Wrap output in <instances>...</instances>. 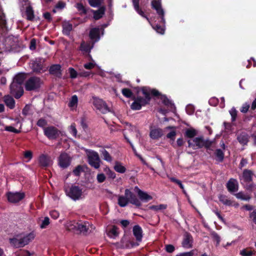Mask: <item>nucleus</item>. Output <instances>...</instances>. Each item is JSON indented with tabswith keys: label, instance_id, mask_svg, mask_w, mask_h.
<instances>
[{
	"label": "nucleus",
	"instance_id": "nucleus-1",
	"mask_svg": "<svg viewBox=\"0 0 256 256\" xmlns=\"http://www.w3.org/2000/svg\"><path fill=\"white\" fill-rule=\"evenodd\" d=\"M142 94L144 98L141 96H138L134 99V102L130 106L131 108L133 110H139L142 106H144L148 103L150 100V95L158 96L160 94L159 92L154 89H150L148 88L144 87L142 88Z\"/></svg>",
	"mask_w": 256,
	"mask_h": 256
},
{
	"label": "nucleus",
	"instance_id": "nucleus-2",
	"mask_svg": "<svg viewBox=\"0 0 256 256\" xmlns=\"http://www.w3.org/2000/svg\"><path fill=\"white\" fill-rule=\"evenodd\" d=\"M36 234L32 232L27 234H20L10 240V243L13 246L19 248L27 245L35 238Z\"/></svg>",
	"mask_w": 256,
	"mask_h": 256
},
{
	"label": "nucleus",
	"instance_id": "nucleus-3",
	"mask_svg": "<svg viewBox=\"0 0 256 256\" xmlns=\"http://www.w3.org/2000/svg\"><path fill=\"white\" fill-rule=\"evenodd\" d=\"M128 202L140 206L142 204L140 200L136 198L128 189H126L124 191V196H120L118 198V204L121 207L126 206Z\"/></svg>",
	"mask_w": 256,
	"mask_h": 256
},
{
	"label": "nucleus",
	"instance_id": "nucleus-4",
	"mask_svg": "<svg viewBox=\"0 0 256 256\" xmlns=\"http://www.w3.org/2000/svg\"><path fill=\"white\" fill-rule=\"evenodd\" d=\"M188 146L195 150L202 148L204 146L208 148L212 145V142L208 140H204L202 137H198L193 140L188 141Z\"/></svg>",
	"mask_w": 256,
	"mask_h": 256
},
{
	"label": "nucleus",
	"instance_id": "nucleus-5",
	"mask_svg": "<svg viewBox=\"0 0 256 256\" xmlns=\"http://www.w3.org/2000/svg\"><path fill=\"white\" fill-rule=\"evenodd\" d=\"M66 195L74 200H78L83 198L82 189L76 186L64 188Z\"/></svg>",
	"mask_w": 256,
	"mask_h": 256
},
{
	"label": "nucleus",
	"instance_id": "nucleus-6",
	"mask_svg": "<svg viewBox=\"0 0 256 256\" xmlns=\"http://www.w3.org/2000/svg\"><path fill=\"white\" fill-rule=\"evenodd\" d=\"M88 164L96 169L100 167V159L98 153L92 150H86Z\"/></svg>",
	"mask_w": 256,
	"mask_h": 256
},
{
	"label": "nucleus",
	"instance_id": "nucleus-7",
	"mask_svg": "<svg viewBox=\"0 0 256 256\" xmlns=\"http://www.w3.org/2000/svg\"><path fill=\"white\" fill-rule=\"evenodd\" d=\"M92 104L102 114H106L110 111L108 105L102 99L94 97Z\"/></svg>",
	"mask_w": 256,
	"mask_h": 256
},
{
	"label": "nucleus",
	"instance_id": "nucleus-8",
	"mask_svg": "<svg viewBox=\"0 0 256 256\" xmlns=\"http://www.w3.org/2000/svg\"><path fill=\"white\" fill-rule=\"evenodd\" d=\"M44 132L49 140H56L60 134V130L54 126L44 128Z\"/></svg>",
	"mask_w": 256,
	"mask_h": 256
},
{
	"label": "nucleus",
	"instance_id": "nucleus-9",
	"mask_svg": "<svg viewBox=\"0 0 256 256\" xmlns=\"http://www.w3.org/2000/svg\"><path fill=\"white\" fill-rule=\"evenodd\" d=\"M40 80L37 77L30 78L25 83V88L26 90H36L39 88L41 84Z\"/></svg>",
	"mask_w": 256,
	"mask_h": 256
},
{
	"label": "nucleus",
	"instance_id": "nucleus-10",
	"mask_svg": "<svg viewBox=\"0 0 256 256\" xmlns=\"http://www.w3.org/2000/svg\"><path fill=\"white\" fill-rule=\"evenodd\" d=\"M132 232L137 241L136 242H130L132 246L134 247L138 246L139 242L142 241V228L139 226L136 225L134 226Z\"/></svg>",
	"mask_w": 256,
	"mask_h": 256
},
{
	"label": "nucleus",
	"instance_id": "nucleus-11",
	"mask_svg": "<svg viewBox=\"0 0 256 256\" xmlns=\"http://www.w3.org/2000/svg\"><path fill=\"white\" fill-rule=\"evenodd\" d=\"M10 94H12L15 98H20L24 93V90L22 86L12 82L10 86Z\"/></svg>",
	"mask_w": 256,
	"mask_h": 256
},
{
	"label": "nucleus",
	"instance_id": "nucleus-12",
	"mask_svg": "<svg viewBox=\"0 0 256 256\" xmlns=\"http://www.w3.org/2000/svg\"><path fill=\"white\" fill-rule=\"evenodd\" d=\"M18 39L14 36H9L6 39V46L9 51L16 50L18 46Z\"/></svg>",
	"mask_w": 256,
	"mask_h": 256
},
{
	"label": "nucleus",
	"instance_id": "nucleus-13",
	"mask_svg": "<svg viewBox=\"0 0 256 256\" xmlns=\"http://www.w3.org/2000/svg\"><path fill=\"white\" fill-rule=\"evenodd\" d=\"M24 192H9L7 194L8 202L12 203H16L22 200L24 197Z\"/></svg>",
	"mask_w": 256,
	"mask_h": 256
},
{
	"label": "nucleus",
	"instance_id": "nucleus-14",
	"mask_svg": "<svg viewBox=\"0 0 256 256\" xmlns=\"http://www.w3.org/2000/svg\"><path fill=\"white\" fill-rule=\"evenodd\" d=\"M70 158L66 153L62 154L58 158V164L62 168H66L70 164Z\"/></svg>",
	"mask_w": 256,
	"mask_h": 256
},
{
	"label": "nucleus",
	"instance_id": "nucleus-15",
	"mask_svg": "<svg viewBox=\"0 0 256 256\" xmlns=\"http://www.w3.org/2000/svg\"><path fill=\"white\" fill-rule=\"evenodd\" d=\"M152 5L153 8L156 10L157 14L161 17L162 21V22H165L164 18V11L162 8L161 3L159 0H153L152 2Z\"/></svg>",
	"mask_w": 256,
	"mask_h": 256
},
{
	"label": "nucleus",
	"instance_id": "nucleus-16",
	"mask_svg": "<svg viewBox=\"0 0 256 256\" xmlns=\"http://www.w3.org/2000/svg\"><path fill=\"white\" fill-rule=\"evenodd\" d=\"M90 228H92V226H91L88 222L82 221L78 222L76 230L85 234L88 231H90L91 230H90Z\"/></svg>",
	"mask_w": 256,
	"mask_h": 256
},
{
	"label": "nucleus",
	"instance_id": "nucleus-17",
	"mask_svg": "<svg viewBox=\"0 0 256 256\" xmlns=\"http://www.w3.org/2000/svg\"><path fill=\"white\" fill-rule=\"evenodd\" d=\"M163 135V131L161 128H155L151 129L150 132V136L154 140H158Z\"/></svg>",
	"mask_w": 256,
	"mask_h": 256
},
{
	"label": "nucleus",
	"instance_id": "nucleus-18",
	"mask_svg": "<svg viewBox=\"0 0 256 256\" xmlns=\"http://www.w3.org/2000/svg\"><path fill=\"white\" fill-rule=\"evenodd\" d=\"M227 188L230 192H234L238 190V183L236 180L230 178L227 183Z\"/></svg>",
	"mask_w": 256,
	"mask_h": 256
},
{
	"label": "nucleus",
	"instance_id": "nucleus-19",
	"mask_svg": "<svg viewBox=\"0 0 256 256\" xmlns=\"http://www.w3.org/2000/svg\"><path fill=\"white\" fill-rule=\"evenodd\" d=\"M78 104V98L76 95H73L69 100L68 106L70 110H76Z\"/></svg>",
	"mask_w": 256,
	"mask_h": 256
},
{
	"label": "nucleus",
	"instance_id": "nucleus-20",
	"mask_svg": "<svg viewBox=\"0 0 256 256\" xmlns=\"http://www.w3.org/2000/svg\"><path fill=\"white\" fill-rule=\"evenodd\" d=\"M135 190H136L138 194L142 200L147 202L152 199V197L150 196L140 190L138 186L135 187Z\"/></svg>",
	"mask_w": 256,
	"mask_h": 256
},
{
	"label": "nucleus",
	"instance_id": "nucleus-21",
	"mask_svg": "<svg viewBox=\"0 0 256 256\" xmlns=\"http://www.w3.org/2000/svg\"><path fill=\"white\" fill-rule=\"evenodd\" d=\"M253 174L251 170H245L243 172L242 180L244 182H249L252 180Z\"/></svg>",
	"mask_w": 256,
	"mask_h": 256
},
{
	"label": "nucleus",
	"instance_id": "nucleus-22",
	"mask_svg": "<svg viewBox=\"0 0 256 256\" xmlns=\"http://www.w3.org/2000/svg\"><path fill=\"white\" fill-rule=\"evenodd\" d=\"M31 67L34 72H40L42 70V64L40 60H36L32 62Z\"/></svg>",
	"mask_w": 256,
	"mask_h": 256
},
{
	"label": "nucleus",
	"instance_id": "nucleus-23",
	"mask_svg": "<svg viewBox=\"0 0 256 256\" xmlns=\"http://www.w3.org/2000/svg\"><path fill=\"white\" fill-rule=\"evenodd\" d=\"M192 236L186 234L184 236L182 242V246L186 248H190L192 246Z\"/></svg>",
	"mask_w": 256,
	"mask_h": 256
},
{
	"label": "nucleus",
	"instance_id": "nucleus-24",
	"mask_svg": "<svg viewBox=\"0 0 256 256\" xmlns=\"http://www.w3.org/2000/svg\"><path fill=\"white\" fill-rule=\"evenodd\" d=\"M237 140L242 145H246L249 140L248 135L246 132H242L238 135Z\"/></svg>",
	"mask_w": 256,
	"mask_h": 256
},
{
	"label": "nucleus",
	"instance_id": "nucleus-25",
	"mask_svg": "<svg viewBox=\"0 0 256 256\" xmlns=\"http://www.w3.org/2000/svg\"><path fill=\"white\" fill-rule=\"evenodd\" d=\"M4 100L8 107L10 109L14 108L15 106V102L12 96L8 95L5 96L4 98Z\"/></svg>",
	"mask_w": 256,
	"mask_h": 256
},
{
	"label": "nucleus",
	"instance_id": "nucleus-26",
	"mask_svg": "<svg viewBox=\"0 0 256 256\" xmlns=\"http://www.w3.org/2000/svg\"><path fill=\"white\" fill-rule=\"evenodd\" d=\"M39 162L42 166H48L51 164V160L48 156L45 155H42L39 158Z\"/></svg>",
	"mask_w": 256,
	"mask_h": 256
},
{
	"label": "nucleus",
	"instance_id": "nucleus-27",
	"mask_svg": "<svg viewBox=\"0 0 256 256\" xmlns=\"http://www.w3.org/2000/svg\"><path fill=\"white\" fill-rule=\"evenodd\" d=\"M78 222L75 220L68 221L65 224V228L68 230H76Z\"/></svg>",
	"mask_w": 256,
	"mask_h": 256
},
{
	"label": "nucleus",
	"instance_id": "nucleus-28",
	"mask_svg": "<svg viewBox=\"0 0 256 256\" xmlns=\"http://www.w3.org/2000/svg\"><path fill=\"white\" fill-rule=\"evenodd\" d=\"M105 8L104 6L100 7L97 10H94V18L95 20H98L102 18L104 14Z\"/></svg>",
	"mask_w": 256,
	"mask_h": 256
},
{
	"label": "nucleus",
	"instance_id": "nucleus-29",
	"mask_svg": "<svg viewBox=\"0 0 256 256\" xmlns=\"http://www.w3.org/2000/svg\"><path fill=\"white\" fill-rule=\"evenodd\" d=\"M167 206L164 204H160L158 205H152L149 206L148 208L155 212H160L166 209Z\"/></svg>",
	"mask_w": 256,
	"mask_h": 256
},
{
	"label": "nucleus",
	"instance_id": "nucleus-30",
	"mask_svg": "<svg viewBox=\"0 0 256 256\" xmlns=\"http://www.w3.org/2000/svg\"><path fill=\"white\" fill-rule=\"evenodd\" d=\"M100 29L98 28H92L90 32V37L92 40H96V41L98 40L100 36Z\"/></svg>",
	"mask_w": 256,
	"mask_h": 256
},
{
	"label": "nucleus",
	"instance_id": "nucleus-31",
	"mask_svg": "<svg viewBox=\"0 0 256 256\" xmlns=\"http://www.w3.org/2000/svg\"><path fill=\"white\" fill-rule=\"evenodd\" d=\"M93 47V44L90 46V43L82 42L80 44V50L86 52H90Z\"/></svg>",
	"mask_w": 256,
	"mask_h": 256
},
{
	"label": "nucleus",
	"instance_id": "nucleus-32",
	"mask_svg": "<svg viewBox=\"0 0 256 256\" xmlns=\"http://www.w3.org/2000/svg\"><path fill=\"white\" fill-rule=\"evenodd\" d=\"M63 33L66 35H68L70 32L72 30V24L67 22H64L62 24Z\"/></svg>",
	"mask_w": 256,
	"mask_h": 256
},
{
	"label": "nucleus",
	"instance_id": "nucleus-33",
	"mask_svg": "<svg viewBox=\"0 0 256 256\" xmlns=\"http://www.w3.org/2000/svg\"><path fill=\"white\" fill-rule=\"evenodd\" d=\"M26 78V76L24 74H19L16 76L12 82H15L16 83L22 86V84L23 83Z\"/></svg>",
	"mask_w": 256,
	"mask_h": 256
},
{
	"label": "nucleus",
	"instance_id": "nucleus-34",
	"mask_svg": "<svg viewBox=\"0 0 256 256\" xmlns=\"http://www.w3.org/2000/svg\"><path fill=\"white\" fill-rule=\"evenodd\" d=\"M114 168L116 172L121 174L125 172L126 170L125 167L123 166L121 163L118 162H116Z\"/></svg>",
	"mask_w": 256,
	"mask_h": 256
},
{
	"label": "nucleus",
	"instance_id": "nucleus-35",
	"mask_svg": "<svg viewBox=\"0 0 256 256\" xmlns=\"http://www.w3.org/2000/svg\"><path fill=\"white\" fill-rule=\"evenodd\" d=\"M26 19L29 20H32L34 18V11L30 6H28L26 10Z\"/></svg>",
	"mask_w": 256,
	"mask_h": 256
},
{
	"label": "nucleus",
	"instance_id": "nucleus-36",
	"mask_svg": "<svg viewBox=\"0 0 256 256\" xmlns=\"http://www.w3.org/2000/svg\"><path fill=\"white\" fill-rule=\"evenodd\" d=\"M100 152L104 160L108 162H111L112 161V157L107 150H100Z\"/></svg>",
	"mask_w": 256,
	"mask_h": 256
},
{
	"label": "nucleus",
	"instance_id": "nucleus-37",
	"mask_svg": "<svg viewBox=\"0 0 256 256\" xmlns=\"http://www.w3.org/2000/svg\"><path fill=\"white\" fill-rule=\"evenodd\" d=\"M118 228L116 226H113L108 232V236L112 238H115L118 236Z\"/></svg>",
	"mask_w": 256,
	"mask_h": 256
},
{
	"label": "nucleus",
	"instance_id": "nucleus-38",
	"mask_svg": "<svg viewBox=\"0 0 256 256\" xmlns=\"http://www.w3.org/2000/svg\"><path fill=\"white\" fill-rule=\"evenodd\" d=\"M219 200L221 202L224 204L226 206H232V202L229 199H228L226 196L224 195H220L219 196Z\"/></svg>",
	"mask_w": 256,
	"mask_h": 256
},
{
	"label": "nucleus",
	"instance_id": "nucleus-39",
	"mask_svg": "<svg viewBox=\"0 0 256 256\" xmlns=\"http://www.w3.org/2000/svg\"><path fill=\"white\" fill-rule=\"evenodd\" d=\"M60 66L55 64L52 66L50 68V72L51 74H58L60 73Z\"/></svg>",
	"mask_w": 256,
	"mask_h": 256
},
{
	"label": "nucleus",
	"instance_id": "nucleus-40",
	"mask_svg": "<svg viewBox=\"0 0 256 256\" xmlns=\"http://www.w3.org/2000/svg\"><path fill=\"white\" fill-rule=\"evenodd\" d=\"M104 172H106L108 178L114 179L116 176L115 172L108 166L104 168Z\"/></svg>",
	"mask_w": 256,
	"mask_h": 256
},
{
	"label": "nucleus",
	"instance_id": "nucleus-41",
	"mask_svg": "<svg viewBox=\"0 0 256 256\" xmlns=\"http://www.w3.org/2000/svg\"><path fill=\"white\" fill-rule=\"evenodd\" d=\"M104 0H88L90 5L94 8L100 6Z\"/></svg>",
	"mask_w": 256,
	"mask_h": 256
},
{
	"label": "nucleus",
	"instance_id": "nucleus-42",
	"mask_svg": "<svg viewBox=\"0 0 256 256\" xmlns=\"http://www.w3.org/2000/svg\"><path fill=\"white\" fill-rule=\"evenodd\" d=\"M235 195H236V196L238 198L242 200H244L247 201V200H250V197L248 195L245 194L243 192H242L237 193Z\"/></svg>",
	"mask_w": 256,
	"mask_h": 256
},
{
	"label": "nucleus",
	"instance_id": "nucleus-43",
	"mask_svg": "<svg viewBox=\"0 0 256 256\" xmlns=\"http://www.w3.org/2000/svg\"><path fill=\"white\" fill-rule=\"evenodd\" d=\"M133 4L135 10L137 11V12L142 16H144V12L142 10L140 9L139 8V0H132Z\"/></svg>",
	"mask_w": 256,
	"mask_h": 256
},
{
	"label": "nucleus",
	"instance_id": "nucleus-44",
	"mask_svg": "<svg viewBox=\"0 0 256 256\" xmlns=\"http://www.w3.org/2000/svg\"><path fill=\"white\" fill-rule=\"evenodd\" d=\"M196 135V132L192 128L188 129L186 132V136L188 138H192Z\"/></svg>",
	"mask_w": 256,
	"mask_h": 256
},
{
	"label": "nucleus",
	"instance_id": "nucleus-45",
	"mask_svg": "<svg viewBox=\"0 0 256 256\" xmlns=\"http://www.w3.org/2000/svg\"><path fill=\"white\" fill-rule=\"evenodd\" d=\"M6 21L3 12L0 10V28L2 29L6 26Z\"/></svg>",
	"mask_w": 256,
	"mask_h": 256
},
{
	"label": "nucleus",
	"instance_id": "nucleus-46",
	"mask_svg": "<svg viewBox=\"0 0 256 256\" xmlns=\"http://www.w3.org/2000/svg\"><path fill=\"white\" fill-rule=\"evenodd\" d=\"M70 132L75 138L77 135V130L76 128V125L74 123L72 124L68 128Z\"/></svg>",
	"mask_w": 256,
	"mask_h": 256
},
{
	"label": "nucleus",
	"instance_id": "nucleus-47",
	"mask_svg": "<svg viewBox=\"0 0 256 256\" xmlns=\"http://www.w3.org/2000/svg\"><path fill=\"white\" fill-rule=\"evenodd\" d=\"M216 155L218 160L219 162L222 161L224 157V154L221 150H216Z\"/></svg>",
	"mask_w": 256,
	"mask_h": 256
},
{
	"label": "nucleus",
	"instance_id": "nucleus-48",
	"mask_svg": "<svg viewBox=\"0 0 256 256\" xmlns=\"http://www.w3.org/2000/svg\"><path fill=\"white\" fill-rule=\"evenodd\" d=\"M253 254V251L248 248L243 249L240 252V254L242 256H251Z\"/></svg>",
	"mask_w": 256,
	"mask_h": 256
},
{
	"label": "nucleus",
	"instance_id": "nucleus-49",
	"mask_svg": "<svg viewBox=\"0 0 256 256\" xmlns=\"http://www.w3.org/2000/svg\"><path fill=\"white\" fill-rule=\"evenodd\" d=\"M50 224V218L46 216L44 218L43 220H42L41 224L40 225V227L41 228H46Z\"/></svg>",
	"mask_w": 256,
	"mask_h": 256
},
{
	"label": "nucleus",
	"instance_id": "nucleus-50",
	"mask_svg": "<svg viewBox=\"0 0 256 256\" xmlns=\"http://www.w3.org/2000/svg\"><path fill=\"white\" fill-rule=\"evenodd\" d=\"M122 92L124 96L128 98H131L133 95L132 92L127 88L122 89Z\"/></svg>",
	"mask_w": 256,
	"mask_h": 256
},
{
	"label": "nucleus",
	"instance_id": "nucleus-51",
	"mask_svg": "<svg viewBox=\"0 0 256 256\" xmlns=\"http://www.w3.org/2000/svg\"><path fill=\"white\" fill-rule=\"evenodd\" d=\"M106 179V177L104 174H98L96 176V180L99 183L103 182Z\"/></svg>",
	"mask_w": 256,
	"mask_h": 256
},
{
	"label": "nucleus",
	"instance_id": "nucleus-52",
	"mask_svg": "<svg viewBox=\"0 0 256 256\" xmlns=\"http://www.w3.org/2000/svg\"><path fill=\"white\" fill-rule=\"evenodd\" d=\"M230 113L232 116V121H234L237 116V111L235 108H232L230 110Z\"/></svg>",
	"mask_w": 256,
	"mask_h": 256
},
{
	"label": "nucleus",
	"instance_id": "nucleus-53",
	"mask_svg": "<svg viewBox=\"0 0 256 256\" xmlns=\"http://www.w3.org/2000/svg\"><path fill=\"white\" fill-rule=\"evenodd\" d=\"M36 124L38 126L44 128L46 125L47 122L44 118H40Z\"/></svg>",
	"mask_w": 256,
	"mask_h": 256
},
{
	"label": "nucleus",
	"instance_id": "nucleus-54",
	"mask_svg": "<svg viewBox=\"0 0 256 256\" xmlns=\"http://www.w3.org/2000/svg\"><path fill=\"white\" fill-rule=\"evenodd\" d=\"M82 168L80 166H78L74 170L73 173L74 175L78 176L80 175V173L82 172Z\"/></svg>",
	"mask_w": 256,
	"mask_h": 256
},
{
	"label": "nucleus",
	"instance_id": "nucleus-55",
	"mask_svg": "<svg viewBox=\"0 0 256 256\" xmlns=\"http://www.w3.org/2000/svg\"><path fill=\"white\" fill-rule=\"evenodd\" d=\"M68 71L71 78H76L78 73L73 68H69Z\"/></svg>",
	"mask_w": 256,
	"mask_h": 256
},
{
	"label": "nucleus",
	"instance_id": "nucleus-56",
	"mask_svg": "<svg viewBox=\"0 0 256 256\" xmlns=\"http://www.w3.org/2000/svg\"><path fill=\"white\" fill-rule=\"evenodd\" d=\"M211 236L212 238L216 242L217 244H218L220 240V237L215 232H212L211 233Z\"/></svg>",
	"mask_w": 256,
	"mask_h": 256
},
{
	"label": "nucleus",
	"instance_id": "nucleus-57",
	"mask_svg": "<svg viewBox=\"0 0 256 256\" xmlns=\"http://www.w3.org/2000/svg\"><path fill=\"white\" fill-rule=\"evenodd\" d=\"M5 130L7 131L13 132L16 134H18L20 132V130H18L14 128L12 126H7L5 128Z\"/></svg>",
	"mask_w": 256,
	"mask_h": 256
},
{
	"label": "nucleus",
	"instance_id": "nucleus-58",
	"mask_svg": "<svg viewBox=\"0 0 256 256\" xmlns=\"http://www.w3.org/2000/svg\"><path fill=\"white\" fill-rule=\"evenodd\" d=\"M76 8H78V10L79 11H81L84 14H86V8H84L83 4L81 3L76 4Z\"/></svg>",
	"mask_w": 256,
	"mask_h": 256
},
{
	"label": "nucleus",
	"instance_id": "nucleus-59",
	"mask_svg": "<svg viewBox=\"0 0 256 256\" xmlns=\"http://www.w3.org/2000/svg\"><path fill=\"white\" fill-rule=\"evenodd\" d=\"M50 216L54 219H57L59 217L60 214L57 210H53L50 212Z\"/></svg>",
	"mask_w": 256,
	"mask_h": 256
},
{
	"label": "nucleus",
	"instance_id": "nucleus-60",
	"mask_svg": "<svg viewBox=\"0 0 256 256\" xmlns=\"http://www.w3.org/2000/svg\"><path fill=\"white\" fill-rule=\"evenodd\" d=\"M153 28L158 32L160 34H164V28L158 25L156 26H154Z\"/></svg>",
	"mask_w": 256,
	"mask_h": 256
},
{
	"label": "nucleus",
	"instance_id": "nucleus-61",
	"mask_svg": "<svg viewBox=\"0 0 256 256\" xmlns=\"http://www.w3.org/2000/svg\"><path fill=\"white\" fill-rule=\"evenodd\" d=\"M36 39L33 38L30 40V50H34L36 48Z\"/></svg>",
	"mask_w": 256,
	"mask_h": 256
},
{
	"label": "nucleus",
	"instance_id": "nucleus-62",
	"mask_svg": "<svg viewBox=\"0 0 256 256\" xmlns=\"http://www.w3.org/2000/svg\"><path fill=\"white\" fill-rule=\"evenodd\" d=\"M250 218L253 222L256 224V210L250 212Z\"/></svg>",
	"mask_w": 256,
	"mask_h": 256
},
{
	"label": "nucleus",
	"instance_id": "nucleus-63",
	"mask_svg": "<svg viewBox=\"0 0 256 256\" xmlns=\"http://www.w3.org/2000/svg\"><path fill=\"white\" fill-rule=\"evenodd\" d=\"M24 156L25 158L28 159V161H30L32 158V153L30 150L26 151L24 153Z\"/></svg>",
	"mask_w": 256,
	"mask_h": 256
},
{
	"label": "nucleus",
	"instance_id": "nucleus-64",
	"mask_svg": "<svg viewBox=\"0 0 256 256\" xmlns=\"http://www.w3.org/2000/svg\"><path fill=\"white\" fill-rule=\"evenodd\" d=\"M250 108V104L248 103L244 104L240 110L241 112L246 113L248 112V108Z\"/></svg>",
	"mask_w": 256,
	"mask_h": 256
}]
</instances>
